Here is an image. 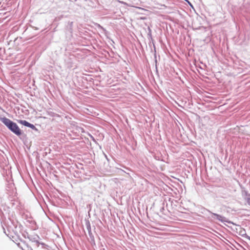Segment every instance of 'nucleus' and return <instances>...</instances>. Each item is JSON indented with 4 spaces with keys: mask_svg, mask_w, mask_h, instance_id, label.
<instances>
[{
    "mask_svg": "<svg viewBox=\"0 0 250 250\" xmlns=\"http://www.w3.org/2000/svg\"><path fill=\"white\" fill-rule=\"evenodd\" d=\"M213 214H214V215L216 216L217 217H218L219 216V215H218V214H215V213H214Z\"/></svg>",
    "mask_w": 250,
    "mask_h": 250,
    "instance_id": "obj_4",
    "label": "nucleus"
},
{
    "mask_svg": "<svg viewBox=\"0 0 250 250\" xmlns=\"http://www.w3.org/2000/svg\"><path fill=\"white\" fill-rule=\"evenodd\" d=\"M27 127H30L32 129H35L36 128L35 126L31 124L30 123H29Z\"/></svg>",
    "mask_w": 250,
    "mask_h": 250,
    "instance_id": "obj_3",
    "label": "nucleus"
},
{
    "mask_svg": "<svg viewBox=\"0 0 250 250\" xmlns=\"http://www.w3.org/2000/svg\"><path fill=\"white\" fill-rule=\"evenodd\" d=\"M1 121L13 133L18 136L21 135V132L18 125L5 117L1 119Z\"/></svg>",
    "mask_w": 250,
    "mask_h": 250,
    "instance_id": "obj_1",
    "label": "nucleus"
},
{
    "mask_svg": "<svg viewBox=\"0 0 250 250\" xmlns=\"http://www.w3.org/2000/svg\"><path fill=\"white\" fill-rule=\"evenodd\" d=\"M18 122L19 123H20L21 124L24 125L26 126H28V124L29 123L25 120H19V121H18Z\"/></svg>",
    "mask_w": 250,
    "mask_h": 250,
    "instance_id": "obj_2",
    "label": "nucleus"
}]
</instances>
